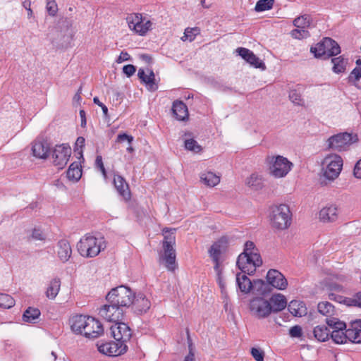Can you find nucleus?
<instances>
[{"instance_id":"f257e3e1","label":"nucleus","mask_w":361,"mask_h":361,"mask_svg":"<svg viewBox=\"0 0 361 361\" xmlns=\"http://www.w3.org/2000/svg\"><path fill=\"white\" fill-rule=\"evenodd\" d=\"M105 247L106 243L103 237H97L90 234L83 236L77 244L78 252L86 258L97 256Z\"/></svg>"},{"instance_id":"f03ea898","label":"nucleus","mask_w":361,"mask_h":361,"mask_svg":"<svg viewBox=\"0 0 361 361\" xmlns=\"http://www.w3.org/2000/svg\"><path fill=\"white\" fill-rule=\"evenodd\" d=\"M164 240L163 241V253L160 255V262L164 264L166 268L173 271L176 268V237L174 233L171 232L168 228L163 229Z\"/></svg>"},{"instance_id":"7ed1b4c3","label":"nucleus","mask_w":361,"mask_h":361,"mask_svg":"<svg viewBox=\"0 0 361 361\" xmlns=\"http://www.w3.org/2000/svg\"><path fill=\"white\" fill-rule=\"evenodd\" d=\"M134 293L125 286H120L111 289L107 294L106 300L109 303L117 305L119 308L129 307L133 303Z\"/></svg>"},{"instance_id":"20e7f679","label":"nucleus","mask_w":361,"mask_h":361,"mask_svg":"<svg viewBox=\"0 0 361 361\" xmlns=\"http://www.w3.org/2000/svg\"><path fill=\"white\" fill-rule=\"evenodd\" d=\"M358 141L357 135L355 133H341L331 136L326 140V146L329 149L334 151H345L350 146Z\"/></svg>"},{"instance_id":"39448f33","label":"nucleus","mask_w":361,"mask_h":361,"mask_svg":"<svg viewBox=\"0 0 361 361\" xmlns=\"http://www.w3.org/2000/svg\"><path fill=\"white\" fill-rule=\"evenodd\" d=\"M343 167V159L341 156L331 154L326 156L322 162V171L324 177L333 180L340 174Z\"/></svg>"},{"instance_id":"423d86ee","label":"nucleus","mask_w":361,"mask_h":361,"mask_svg":"<svg viewBox=\"0 0 361 361\" xmlns=\"http://www.w3.org/2000/svg\"><path fill=\"white\" fill-rule=\"evenodd\" d=\"M271 226L279 230L288 228L291 224V212L286 204H280L273 208L270 216Z\"/></svg>"},{"instance_id":"0eeeda50","label":"nucleus","mask_w":361,"mask_h":361,"mask_svg":"<svg viewBox=\"0 0 361 361\" xmlns=\"http://www.w3.org/2000/svg\"><path fill=\"white\" fill-rule=\"evenodd\" d=\"M310 51L316 58H329L338 54L341 52V49L336 41L329 37H326L322 42L316 44L315 46L312 47Z\"/></svg>"},{"instance_id":"6e6552de","label":"nucleus","mask_w":361,"mask_h":361,"mask_svg":"<svg viewBox=\"0 0 361 361\" xmlns=\"http://www.w3.org/2000/svg\"><path fill=\"white\" fill-rule=\"evenodd\" d=\"M326 322L329 326L334 329L331 337L337 344H343L348 341V329L345 322L337 318H326Z\"/></svg>"},{"instance_id":"1a4fd4ad","label":"nucleus","mask_w":361,"mask_h":361,"mask_svg":"<svg viewBox=\"0 0 361 361\" xmlns=\"http://www.w3.org/2000/svg\"><path fill=\"white\" fill-rule=\"evenodd\" d=\"M237 266L242 273L251 275L256 271L257 267L262 264L259 255H246L240 254L237 259Z\"/></svg>"},{"instance_id":"9d476101","label":"nucleus","mask_w":361,"mask_h":361,"mask_svg":"<svg viewBox=\"0 0 361 361\" xmlns=\"http://www.w3.org/2000/svg\"><path fill=\"white\" fill-rule=\"evenodd\" d=\"M128 27L140 36H144L152 29V23L143 18L142 14L133 13L126 18Z\"/></svg>"},{"instance_id":"9b49d317","label":"nucleus","mask_w":361,"mask_h":361,"mask_svg":"<svg viewBox=\"0 0 361 361\" xmlns=\"http://www.w3.org/2000/svg\"><path fill=\"white\" fill-rule=\"evenodd\" d=\"M271 165L269 168L270 173L275 178H283L286 176L291 170L292 162L283 156L273 157L271 159Z\"/></svg>"},{"instance_id":"f8f14e48","label":"nucleus","mask_w":361,"mask_h":361,"mask_svg":"<svg viewBox=\"0 0 361 361\" xmlns=\"http://www.w3.org/2000/svg\"><path fill=\"white\" fill-rule=\"evenodd\" d=\"M97 346L99 353L110 357L118 356L127 350L126 344L116 340L106 343H98Z\"/></svg>"},{"instance_id":"ddd939ff","label":"nucleus","mask_w":361,"mask_h":361,"mask_svg":"<svg viewBox=\"0 0 361 361\" xmlns=\"http://www.w3.org/2000/svg\"><path fill=\"white\" fill-rule=\"evenodd\" d=\"M249 307L252 314L257 318L267 317L271 312L269 302L262 297L251 300Z\"/></svg>"},{"instance_id":"4468645a","label":"nucleus","mask_w":361,"mask_h":361,"mask_svg":"<svg viewBox=\"0 0 361 361\" xmlns=\"http://www.w3.org/2000/svg\"><path fill=\"white\" fill-rule=\"evenodd\" d=\"M71 154V148L67 144L56 145L52 152V159L54 166L63 169L68 163Z\"/></svg>"},{"instance_id":"2eb2a0df","label":"nucleus","mask_w":361,"mask_h":361,"mask_svg":"<svg viewBox=\"0 0 361 361\" xmlns=\"http://www.w3.org/2000/svg\"><path fill=\"white\" fill-rule=\"evenodd\" d=\"M296 29L291 31V36L295 39L307 38L310 36L309 32L306 30L311 25V18L308 15H304L295 18L293 21Z\"/></svg>"},{"instance_id":"dca6fc26","label":"nucleus","mask_w":361,"mask_h":361,"mask_svg":"<svg viewBox=\"0 0 361 361\" xmlns=\"http://www.w3.org/2000/svg\"><path fill=\"white\" fill-rule=\"evenodd\" d=\"M247 274L239 273L236 274V283L242 293H248L252 289L259 290L264 285L262 280H256L252 282L246 276Z\"/></svg>"},{"instance_id":"f3484780","label":"nucleus","mask_w":361,"mask_h":361,"mask_svg":"<svg viewBox=\"0 0 361 361\" xmlns=\"http://www.w3.org/2000/svg\"><path fill=\"white\" fill-rule=\"evenodd\" d=\"M99 315L110 322H116L122 319L123 312L117 305L109 303L104 305L99 312Z\"/></svg>"},{"instance_id":"a211bd4d","label":"nucleus","mask_w":361,"mask_h":361,"mask_svg":"<svg viewBox=\"0 0 361 361\" xmlns=\"http://www.w3.org/2000/svg\"><path fill=\"white\" fill-rule=\"evenodd\" d=\"M110 329L114 338L123 343L126 344L131 338V329L126 323L116 322L110 327Z\"/></svg>"},{"instance_id":"6ab92c4d","label":"nucleus","mask_w":361,"mask_h":361,"mask_svg":"<svg viewBox=\"0 0 361 361\" xmlns=\"http://www.w3.org/2000/svg\"><path fill=\"white\" fill-rule=\"evenodd\" d=\"M103 334L104 328L102 323L98 319L90 317L82 336L88 338H96Z\"/></svg>"},{"instance_id":"aec40b11","label":"nucleus","mask_w":361,"mask_h":361,"mask_svg":"<svg viewBox=\"0 0 361 361\" xmlns=\"http://www.w3.org/2000/svg\"><path fill=\"white\" fill-rule=\"evenodd\" d=\"M235 51L244 60L249 63L251 66L256 68H260L261 70H265L266 66L264 63L259 59L252 51L248 49L239 47Z\"/></svg>"},{"instance_id":"412c9836","label":"nucleus","mask_w":361,"mask_h":361,"mask_svg":"<svg viewBox=\"0 0 361 361\" xmlns=\"http://www.w3.org/2000/svg\"><path fill=\"white\" fill-rule=\"evenodd\" d=\"M131 305L136 314H142L149 310L151 302L143 293H139L137 295L134 294Z\"/></svg>"},{"instance_id":"4be33fe9","label":"nucleus","mask_w":361,"mask_h":361,"mask_svg":"<svg viewBox=\"0 0 361 361\" xmlns=\"http://www.w3.org/2000/svg\"><path fill=\"white\" fill-rule=\"evenodd\" d=\"M267 280L269 284L279 290H284L288 285L285 276L276 269H270L267 274Z\"/></svg>"},{"instance_id":"5701e85b","label":"nucleus","mask_w":361,"mask_h":361,"mask_svg":"<svg viewBox=\"0 0 361 361\" xmlns=\"http://www.w3.org/2000/svg\"><path fill=\"white\" fill-rule=\"evenodd\" d=\"M90 316L76 314L69 319L71 331L75 334H83Z\"/></svg>"},{"instance_id":"b1692460","label":"nucleus","mask_w":361,"mask_h":361,"mask_svg":"<svg viewBox=\"0 0 361 361\" xmlns=\"http://www.w3.org/2000/svg\"><path fill=\"white\" fill-rule=\"evenodd\" d=\"M113 183L120 196L126 201L130 199L131 195L129 185L123 176L115 173L114 175Z\"/></svg>"},{"instance_id":"393cba45","label":"nucleus","mask_w":361,"mask_h":361,"mask_svg":"<svg viewBox=\"0 0 361 361\" xmlns=\"http://www.w3.org/2000/svg\"><path fill=\"white\" fill-rule=\"evenodd\" d=\"M56 255L58 259L62 262H67L72 255V248L67 240H60L56 245Z\"/></svg>"},{"instance_id":"a878e982","label":"nucleus","mask_w":361,"mask_h":361,"mask_svg":"<svg viewBox=\"0 0 361 361\" xmlns=\"http://www.w3.org/2000/svg\"><path fill=\"white\" fill-rule=\"evenodd\" d=\"M337 218L338 208L335 205L325 207L319 212V219L323 222L334 221Z\"/></svg>"},{"instance_id":"bb28decb","label":"nucleus","mask_w":361,"mask_h":361,"mask_svg":"<svg viewBox=\"0 0 361 361\" xmlns=\"http://www.w3.org/2000/svg\"><path fill=\"white\" fill-rule=\"evenodd\" d=\"M32 154L39 159H47L49 147L46 142L36 140L32 143Z\"/></svg>"},{"instance_id":"cd10ccee","label":"nucleus","mask_w":361,"mask_h":361,"mask_svg":"<svg viewBox=\"0 0 361 361\" xmlns=\"http://www.w3.org/2000/svg\"><path fill=\"white\" fill-rule=\"evenodd\" d=\"M172 111L178 121H185L188 118V107L182 101H175L173 103Z\"/></svg>"},{"instance_id":"c85d7f7f","label":"nucleus","mask_w":361,"mask_h":361,"mask_svg":"<svg viewBox=\"0 0 361 361\" xmlns=\"http://www.w3.org/2000/svg\"><path fill=\"white\" fill-rule=\"evenodd\" d=\"M271 312H279L283 310L287 305V300L282 294L273 295L270 298Z\"/></svg>"},{"instance_id":"c756f323","label":"nucleus","mask_w":361,"mask_h":361,"mask_svg":"<svg viewBox=\"0 0 361 361\" xmlns=\"http://www.w3.org/2000/svg\"><path fill=\"white\" fill-rule=\"evenodd\" d=\"M147 72L148 74H146L144 70L139 69L137 75L139 78L146 84L149 90H157V86L154 82V73L151 70H147Z\"/></svg>"},{"instance_id":"7c9ffc66","label":"nucleus","mask_w":361,"mask_h":361,"mask_svg":"<svg viewBox=\"0 0 361 361\" xmlns=\"http://www.w3.org/2000/svg\"><path fill=\"white\" fill-rule=\"evenodd\" d=\"M288 311L295 317H302L307 314V308L303 302L292 300L288 307Z\"/></svg>"},{"instance_id":"2f4dec72","label":"nucleus","mask_w":361,"mask_h":361,"mask_svg":"<svg viewBox=\"0 0 361 361\" xmlns=\"http://www.w3.org/2000/svg\"><path fill=\"white\" fill-rule=\"evenodd\" d=\"M200 180L207 186L214 187L220 182V177L212 171H206L201 173Z\"/></svg>"},{"instance_id":"473e14b6","label":"nucleus","mask_w":361,"mask_h":361,"mask_svg":"<svg viewBox=\"0 0 361 361\" xmlns=\"http://www.w3.org/2000/svg\"><path fill=\"white\" fill-rule=\"evenodd\" d=\"M60 288H61V280L59 278H55V279H52L50 281L49 286L47 289L46 296L49 299H51V300L54 299L57 296V295L60 290Z\"/></svg>"},{"instance_id":"72a5a7b5","label":"nucleus","mask_w":361,"mask_h":361,"mask_svg":"<svg viewBox=\"0 0 361 361\" xmlns=\"http://www.w3.org/2000/svg\"><path fill=\"white\" fill-rule=\"evenodd\" d=\"M313 334L314 338L319 342H324L329 338V330L324 325H318L314 328Z\"/></svg>"},{"instance_id":"f704fd0d","label":"nucleus","mask_w":361,"mask_h":361,"mask_svg":"<svg viewBox=\"0 0 361 361\" xmlns=\"http://www.w3.org/2000/svg\"><path fill=\"white\" fill-rule=\"evenodd\" d=\"M81 176L82 169L80 168L78 163H72L67 171L68 178L76 182L81 178Z\"/></svg>"},{"instance_id":"c9c22d12","label":"nucleus","mask_w":361,"mask_h":361,"mask_svg":"<svg viewBox=\"0 0 361 361\" xmlns=\"http://www.w3.org/2000/svg\"><path fill=\"white\" fill-rule=\"evenodd\" d=\"M245 183L255 190L261 189L263 186L262 176L255 173H252L246 179Z\"/></svg>"},{"instance_id":"e433bc0d","label":"nucleus","mask_w":361,"mask_h":361,"mask_svg":"<svg viewBox=\"0 0 361 361\" xmlns=\"http://www.w3.org/2000/svg\"><path fill=\"white\" fill-rule=\"evenodd\" d=\"M39 316L40 311L38 309L28 307L23 313V319L26 322L35 323Z\"/></svg>"},{"instance_id":"4c0bfd02","label":"nucleus","mask_w":361,"mask_h":361,"mask_svg":"<svg viewBox=\"0 0 361 361\" xmlns=\"http://www.w3.org/2000/svg\"><path fill=\"white\" fill-rule=\"evenodd\" d=\"M318 312L326 318H334V307L329 302H322L317 305Z\"/></svg>"},{"instance_id":"58836bf2","label":"nucleus","mask_w":361,"mask_h":361,"mask_svg":"<svg viewBox=\"0 0 361 361\" xmlns=\"http://www.w3.org/2000/svg\"><path fill=\"white\" fill-rule=\"evenodd\" d=\"M209 254L214 263V270L219 271V268L221 267V258L223 253L216 249H214V247L211 246L210 249L209 250Z\"/></svg>"},{"instance_id":"ea45409f","label":"nucleus","mask_w":361,"mask_h":361,"mask_svg":"<svg viewBox=\"0 0 361 361\" xmlns=\"http://www.w3.org/2000/svg\"><path fill=\"white\" fill-rule=\"evenodd\" d=\"M348 341L355 343H361V331L357 327L352 326L348 329Z\"/></svg>"},{"instance_id":"a19ab883","label":"nucleus","mask_w":361,"mask_h":361,"mask_svg":"<svg viewBox=\"0 0 361 361\" xmlns=\"http://www.w3.org/2000/svg\"><path fill=\"white\" fill-rule=\"evenodd\" d=\"M15 305L14 299L9 295L0 293V307L9 309Z\"/></svg>"},{"instance_id":"79ce46f5","label":"nucleus","mask_w":361,"mask_h":361,"mask_svg":"<svg viewBox=\"0 0 361 361\" xmlns=\"http://www.w3.org/2000/svg\"><path fill=\"white\" fill-rule=\"evenodd\" d=\"M274 2V0H259L255 5V10L257 12L269 10L272 8Z\"/></svg>"},{"instance_id":"37998d69","label":"nucleus","mask_w":361,"mask_h":361,"mask_svg":"<svg viewBox=\"0 0 361 361\" xmlns=\"http://www.w3.org/2000/svg\"><path fill=\"white\" fill-rule=\"evenodd\" d=\"M334 63L333 70L335 73H342L345 71L346 62L342 57L334 58L331 60Z\"/></svg>"},{"instance_id":"c03bdc74","label":"nucleus","mask_w":361,"mask_h":361,"mask_svg":"<svg viewBox=\"0 0 361 361\" xmlns=\"http://www.w3.org/2000/svg\"><path fill=\"white\" fill-rule=\"evenodd\" d=\"M185 147L186 149L198 153L202 150V147L198 145L196 140L192 138L185 140Z\"/></svg>"},{"instance_id":"a18cd8bd","label":"nucleus","mask_w":361,"mask_h":361,"mask_svg":"<svg viewBox=\"0 0 361 361\" xmlns=\"http://www.w3.org/2000/svg\"><path fill=\"white\" fill-rule=\"evenodd\" d=\"M197 33L198 30L197 27L186 28L184 32V35L181 37V39L183 41L189 40L190 42H192Z\"/></svg>"},{"instance_id":"49530a36","label":"nucleus","mask_w":361,"mask_h":361,"mask_svg":"<svg viewBox=\"0 0 361 361\" xmlns=\"http://www.w3.org/2000/svg\"><path fill=\"white\" fill-rule=\"evenodd\" d=\"M241 254L246 255H259L257 250L255 248L254 243L252 241H247L245 243L244 251Z\"/></svg>"},{"instance_id":"de8ad7c7","label":"nucleus","mask_w":361,"mask_h":361,"mask_svg":"<svg viewBox=\"0 0 361 361\" xmlns=\"http://www.w3.org/2000/svg\"><path fill=\"white\" fill-rule=\"evenodd\" d=\"M227 243L226 238L223 237L215 242L212 246L214 247V249H216L222 253H224L227 248Z\"/></svg>"},{"instance_id":"09e8293b","label":"nucleus","mask_w":361,"mask_h":361,"mask_svg":"<svg viewBox=\"0 0 361 361\" xmlns=\"http://www.w3.org/2000/svg\"><path fill=\"white\" fill-rule=\"evenodd\" d=\"M46 9L48 13L51 16H56L58 11V6L55 0H47Z\"/></svg>"},{"instance_id":"8fccbe9b","label":"nucleus","mask_w":361,"mask_h":361,"mask_svg":"<svg viewBox=\"0 0 361 361\" xmlns=\"http://www.w3.org/2000/svg\"><path fill=\"white\" fill-rule=\"evenodd\" d=\"M95 167L99 169L102 172L103 178L105 180H107V173L103 164L102 157L101 155H97L95 159Z\"/></svg>"},{"instance_id":"3c124183","label":"nucleus","mask_w":361,"mask_h":361,"mask_svg":"<svg viewBox=\"0 0 361 361\" xmlns=\"http://www.w3.org/2000/svg\"><path fill=\"white\" fill-rule=\"evenodd\" d=\"M85 138L78 137L75 142V152L79 157H82V147L85 146Z\"/></svg>"},{"instance_id":"603ef678","label":"nucleus","mask_w":361,"mask_h":361,"mask_svg":"<svg viewBox=\"0 0 361 361\" xmlns=\"http://www.w3.org/2000/svg\"><path fill=\"white\" fill-rule=\"evenodd\" d=\"M250 353L256 361H264V352L259 348H252Z\"/></svg>"},{"instance_id":"864d4df0","label":"nucleus","mask_w":361,"mask_h":361,"mask_svg":"<svg viewBox=\"0 0 361 361\" xmlns=\"http://www.w3.org/2000/svg\"><path fill=\"white\" fill-rule=\"evenodd\" d=\"M289 98L290 101L297 105H302V97L301 94L296 90H290L289 92Z\"/></svg>"},{"instance_id":"5fc2aeb1","label":"nucleus","mask_w":361,"mask_h":361,"mask_svg":"<svg viewBox=\"0 0 361 361\" xmlns=\"http://www.w3.org/2000/svg\"><path fill=\"white\" fill-rule=\"evenodd\" d=\"M31 238L35 240H44L45 235L39 228H34L32 231Z\"/></svg>"},{"instance_id":"6e6d98bb","label":"nucleus","mask_w":361,"mask_h":361,"mask_svg":"<svg viewBox=\"0 0 361 361\" xmlns=\"http://www.w3.org/2000/svg\"><path fill=\"white\" fill-rule=\"evenodd\" d=\"M289 334L291 337L299 338L302 336V328L295 325L290 329Z\"/></svg>"},{"instance_id":"4d7b16f0","label":"nucleus","mask_w":361,"mask_h":361,"mask_svg":"<svg viewBox=\"0 0 361 361\" xmlns=\"http://www.w3.org/2000/svg\"><path fill=\"white\" fill-rule=\"evenodd\" d=\"M124 141H128V142L130 144L133 141V137L126 133L118 134L116 138V142H122Z\"/></svg>"},{"instance_id":"13d9d810","label":"nucleus","mask_w":361,"mask_h":361,"mask_svg":"<svg viewBox=\"0 0 361 361\" xmlns=\"http://www.w3.org/2000/svg\"><path fill=\"white\" fill-rule=\"evenodd\" d=\"M216 271V275H217V282H218V284H219V287L221 289V292L223 293L224 291L226 285H225V282L224 281L223 278H222V269H221V267L219 268V271Z\"/></svg>"},{"instance_id":"bf43d9fd","label":"nucleus","mask_w":361,"mask_h":361,"mask_svg":"<svg viewBox=\"0 0 361 361\" xmlns=\"http://www.w3.org/2000/svg\"><path fill=\"white\" fill-rule=\"evenodd\" d=\"M136 71L135 67L133 65L128 64L126 65L123 68V72L128 76L130 77L133 75Z\"/></svg>"},{"instance_id":"052dcab7","label":"nucleus","mask_w":361,"mask_h":361,"mask_svg":"<svg viewBox=\"0 0 361 361\" xmlns=\"http://www.w3.org/2000/svg\"><path fill=\"white\" fill-rule=\"evenodd\" d=\"M350 305L361 307V292L356 293L351 299Z\"/></svg>"},{"instance_id":"680f3d73","label":"nucleus","mask_w":361,"mask_h":361,"mask_svg":"<svg viewBox=\"0 0 361 361\" xmlns=\"http://www.w3.org/2000/svg\"><path fill=\"white\" fill-rule=\"evenodd\" d=\"M353 174L355 178L361 179V159L356 163L354 167Z\"/></svg>"},{"instance_id":"e2e57ef3","label":"nucleus","mask_w":361,"mask_h":361,"mask_svg":"<svg viewBox=\"0 0 361 361\" xmlns=\"http://www.w3.org/2000/svg\"><path fill=\"white\" fill-rule=\"evenodd\" d=\"M350 78H354V79L355 80H359L360 78H361V68H360V67L355 68L352 71V72L350 73Z\"/></svg>"},{"instance_id":"0e129e2a","label":"nucleus","mask_w":361,"mask_h":361,"mask_svg":"<svg viewBox=\"0 0 361 361\" xmlns=\"http://www.w3.org/2000/svg\"><path fill=\"white\" fill-rule=\"evenodd\" d=\"M130 59V55L125 51H122L118 57L116 62L118 63H123V61H128Z\"/></svg>"},{"instance_id":"69168bd1","label":"nucleus","mask_w":361,"mask_h":361,"mask_svg":"<svg viewBox=\"0 0 361 361\" xmlns=\"http://www.w3.org/2000/svg\"><path fill=\"white\" fill-rule=\"evenodd\" d=\"M31 2L30 1H25L23 2V6L27 11V17L30 18L32 16L33 12L30 8Z\"/></svg>"},{"instance_id":"338daca9","label":"nucleus","mask_w":361,"mask_h":361,"mask_svg":"<svg viewBox=\"0 0 361 361\" xmlns=\"http://www.w3.org/2000/svg\"><path fill=\"white\" fill-rule=\"evenodd\" d=\"M329 298L331 300H335V301H337L338 302H341V296H338V295H336V294L334 293H329Z\"/></svg>"},{"instance_id":"774afa93","label":"nucleus","mask_w":361,"mask_h":361,"mask_svg":"<svg viewBox=\"0 0 361 361\" xmlns=\"http://www.w3.org/2000/svg\"><path fill=\"white\" fill-rule=\"evenodd\" d=\"M184 361H195V355L194 353H192L191 350H190L189 354L185 356Z\"/></svg>"}]
</instances>
